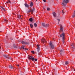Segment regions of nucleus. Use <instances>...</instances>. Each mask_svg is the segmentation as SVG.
Instances as JSON below:
<instances>
[{
	"mask_svg": "<svg viewBox=\"0 0 75 75\" xmlns=\"http://www.w3.org/2000/svg\"><path fill=\"white\" fill-rule=\"evenodd\" d=\"M60 37H62V42H63V43H64V42H65V41H64V40H65V33H62L60 35Z\"/></svg>",
	"mask_w": 75,
	"mask_h": 75,
	"instance_id": "nucleus-1",
	"label": "nucleus"
},
{
	"mask_svg": "<svg viewBox=\"0 0 75 75\" xmlns=\"http://www.w3.org/2000/svg\"><path fill=\"white\" fill-rule=\"evenodd\" d=\"M69 2V0H64L62 4L64 7H65V6H66V4H67Z\"/></svg>",
	"mask_w": 75,
	"mask_h": 75,
	"instance_id": "nucleus-2",
	"label": "nucleus"
},
{
	"mask_svg": "<svg viewBox=\"0 0 75 75\" xmlns=\"http://www.w3.org/2000/svg\"><path fill=\"white\" fill-rule=\"evenodd\" d=\"M49 45L50 47H51V48H52V49H54V45L52 43V42L51 41L49 43Z\"/></svg>",
	"mask_w": 75,
	"mask_h": 75,
	"instance_id": "nucleus-3",
	"label": "nucleus"
},
{
	"mask_svg": "<svg viewBox=\"0 0 75 75\" xmlns=\"http://www.w3.org/2000/svg\"><path fill=\"white\" fill-rule=\"evenodd\" d=\"M35 11V8H33V9H31V10H28V12L27 13H30V12H31L32 14H33L34 13V11Z\"/></svg>",
	"mask_w": 75,
	"mask_h": 75,
	"instance_id": "nucleus-4",
	"label": "nucleus"
},
{
	"mask_svg": "<svg viewBox=\"0 0 75 75\" xmlns=\"http://www.w3.org/2000/svg\"><path fill=\"white\" fill-rule=\"evenodd\" d=\"M42 26L44 27H48L50 25L48 24H45V23H42Z\"/></svg>",
	"mask_w": 75,
	"mask_h": 75,
	"instance_id": "nucleus-5",
	"label": "nucleus"
},
{
	"mask_svg": "<svg viewBox=\"0 0 75 75\" xmlns=\"http://www.w3.org/2000/svg\"><path fill=\"white\" fill-rule=\"evenodd\" d=\"M21 43L22 44H27L28 45H29L30 44V43L29 42H28L27 40V42H24V41H21Z\"/></svg>",
	"mask_w": 75,
	"mask_h": 75,
	"instance_id": "nucleus-6",
	"label": "nucleus"
},
{
	"mask_svg": "<svg viewBox=\"0 0 75 75\" xmlns=\"http://www.w3.org/2000/svg\"><path fill=\"white\" fill-rule=\"evenodd\" d=\"M20 48H21L23 49L24 50H25V51H27L28 50V49H26L25 48V45H22V46L20 47Z\"/></svg>",
	"mask_w": 75,
	"mask_h": 75,
	"instance_id": "nucleus-7",
	"label": "nucleus"
},
{
	"mask_svg": "<svg viewBox=\"0 0 75 75\" xmlns=\"http://www.w3.org/2000/svg\"><path fill=\"white\" fill-rule=\"evenodd\" d=\"M33 58L34 57H33V56H32L28 55V59L29 60H31V59L32 61H33Z\"/></svg>",
	"mask_w": 75,
	"mask_h": 75,
	"instance_id": "nucleus-8",
	"label": "nucleus"
},
{
	"mask_svg": "<svg viewBox=\"0 0 75 75\" xmlns=\"http://www.w3.org/2000/svg\"><path fill=\"white\" fill-rule=\"evenodd\" d=\"M52 14L54 17L55 18L57 17V14L55 12H53Z\"/></svg>",
	"mask_w": 75,
	"mask_h": 75,
	"instance_id": "nucleus-9",
	"label": "nucleus"
},
{
	"mask_svg": "<svg viewBox=\"0 0 75 75\" xmlns=\"http://www.w3.org/2000/svg\"><path fill=\"white\" fill-rule=\"evenodd\" d=\"M41 41L42 42V43H43V44H44V43H45V42H47V41H45V39H42L41 40Z\"/></svg>",
	"mask_w": 75,
	"mask_h": 75,
	"instance_id": "nucleus-10",
	"label": "nucleus"
},
{
	"mask_svg": "<svg viewBox=\"0 0 75 75\" xmlns=\"http://www.w3.org/2000/svg\"><path fill=\"white\" fill-rule=\"evenodd\" d=\"M24 5L25 6V7H27V8H28V7H30V6L26 3L24 4Z\"/></svg>",
	"mask_w": 75,
	"mask_h": 75,
	"instance_id": "nucleus-11",
	"label": "nucleus"
},
{
	"mask_svg": "<svg viewBox=\"0 0 75 75\" xmlns=\"http://www.w3.org/2000/svg\"><path fill=\"white\" fill-rule=\"evenodd\" d=\"M9 68L10 69H14L13 66L12 65H9Z\"/></svg>",
	"mask_w": 75,
	"mask_h": 75,
	"instance_id": "nucleus-12",
	"label": "nucleus"
},
{
	"mask_svg": "<svg viewBox=\"0 0 75 75\" xmlns=\"http://www.w3.org/2000/svg\"><path fill=\"white\" fill-rule=\"evenodd\" d=\"M13 47L14 48H17V46L15 44H13Z\"/></svg>",
	"mask_w": 75,
	"mask_h": 75,
	"instance_id": "nucleus-13",
	"label": "nucleus"
},
{
	"mask_svg": "<svg viewBox=\"0 0 75 75\" xmlns=\"http://www.w3.org/2000/svg\"><path fill=\"white\" fill-rule=\"evenodd\" d=\"M29 21H30V22H33V18H30L29 19Z\"/></svg>",
	"mask_w": 75,
	"mask_h": 75,
	"instance_id": "nucleus-14",
	"label": "nucleus"
},
{
	"mask_svg": "<svg viewBox=\"0 0 75 75\" xmlns=\"http://www.w3.org/2000/svg\"><path fill=\"white\" fill-rule=\"evenodd\" d=\"M34 61L36 62H37V61H38V60L37 59H35L34 57H33V59L32 60V61Z\"/></svg>",
	"mask_w": 75,
	"mask_h": 75,
	"instance_id": "nucleus-15",
	"label": "nucleus"
},
{
	"mask_svg": "<svg viewBox=\"0 0 75 75\" xmlns=\"http://www.w3.org/2000/svg\"><path fill=\"white\" fill-rule=\"evenodd\" d=\"M33 2H31L30 4V7H33Z\"/></svg>",
	"mask_w": 75,
	"mask_h": 75,
	"instance_id": "nucleus-16",
	"label": "nucleus"
},
{
	"mask_svg": "<svg viewBox=\"0 0 75 75\" xmlns=\"http://www.w3.org/2000/svg\"><path fill=\"white\" fill-rule=\"evenodd\" d=\"M21 15H18V16H17V17H18V18L20 20V19H21Z\"/></svg>",
	"mask_w": 75,
	"mask_h": 75,
	"instance_id": "nucleus-17",
	"label": "nucleus"
},
{
	"mask_svg": "<svg viewBox=\"0 0 75 75\" xmlns=\"http://www.w3.org/2000/svg\"><path fill=\"white\" fill-rule=\"evenodd\" d=\"M68 64H69L68 62L67 61H66L65 62V65H68Z\"/></svg>",
	"mask_w": 75,
	"mask_h": 75,
	"instance_id": "nucleus-18",
	"label": "nucleus"
},
{
	"mask_svg": "<svg viewBox=\"0 0 75 75\" xmlns=\"http://www.w3.org/2000/svg\"><path fill=\"white\" fill-rule=\"evenodd\" d=\"M30 26L31 28H33V25L31 23L30 24Z\"/></svg>",
	"mask_w": 75,
	"mask_h": 75,
	"instance_id": "nucleus-19",
	"label": "nucleus"
},
{
	"mask_svg": "<svg viewBox=\"0 0 75 75\" xmlns=\"http://www.w3.org/2000/svg\"><path fill=\"white\" fill-rule=\"evenodd\" d=\"M4 56L6 58H8V56L6 54H4Z\"/></svg>",
	"mask_w": 75,
	"mask_h": 75,
	"instance_id": "nucleus-20",
	"label": "nucleus"
},
{
	"mask_svg": "<svg viewBox=\"0 0 75 75\" xmlns=\"http://www.w3.org/2000/svg\"><path fill=\"white\" fill-rule=\"evenodd\" d=\"M37 49L38 50V52H39V51H40V47L37 48Z\"/></svg>",
	"mask_w": 75,
	"mask_h": 75,
	"instance_id": "nucleus-21",
	"label": "nucleus"
},
{
	"mask_svg": "<svg viewBox=\"0 0 75 75\" xmlns=\"http://www.w3.org/2000/svg\"><path fill=\"white\" fill-rule=\"evenodd\" d=\"M34 27H37V23H35L34 24Z\"/></svg>",
	"mask_w": 75,
	"mask_h": 75,
	"instance_id": "nucleus-22",
	"label": "nucleus"
},
{
	"mask_svg": "<svg viewBox=\"0 0 75 75\" xmlns=\"http://www.w3.org/2000/svg\"><path fill=\"white\" fill-rule=\"evenodd\" d=\"M60 30H61L62 31H63V30H64V29L63 28H61L60 27Z\"/></svg>",
	"mask_w": 75,
	"mask_h": 75,
	"instance_id": "nucleus-23",
	"label": "nucleus"
},
{
	"mask_svg": "<svg viewBox=\"0 0 75 75\" xmlns=\"http://www.w3.org/2000/svg\"><path fill=\"white\" fill-rule=\"evenodd\" d=\"M62 52H63V50L61 49L60 50V54L61 55L62 53Z\"/></svg>",
	"mask_w": 75,
	"mask_h": 75,
	"instance_id": "nucleus-24",
	"label": "nucleus"
},
{
	"mask_svg": "<svg viewBox=\"0 0 75 75\" xmlns=\"http://www.w3.org/2000/svg\"><path fill=\"white\" fill-rule=\"evenodd\" d=\"M38 52V55H41L42 54V53H41V52Z\"/></svg>",
	"mask_w": 75,
	"mask_h": 75,
	"instance_id": "nucleus-25",
	"label": "nucleus"
},
{
	"mask_svg": "<svg viewBox=\"0 0 75 75\" xmlns=\"http://www.w3.org/2000/svg\"><path fill=\"white\" fill-rule=\"evenodd\" d=\"M51 10V9L50 8H47V11H50Z\"/></svg>",
	"mask_w": 75,
	"mask_h": 75,
	"instance_id": "nucleus-26",
	"label": "nucleus"
},
{
	"mask_svg": "<svg viewBox=\"0 0 75 75\" xmlns=\"http://www.w3.org/2000/svg\"><path fill=\"white\" fill-rule=\"evenodd\" d=\"M7 58H8V59H10L12 61H13V59H11V57H8H8Z\"/></svg>",
	"mask_w": 75,
	"mask_h": 75,
	"instance_id": "nucleus-27",
	"label": "nucleus"
},
{
	"mask_svg": "<svg viewBox=\"0 0 75 75\" xmlns=\"http://www.w3.org/2000/svg\"><path fill=\"white\" fill-rule=\"evenodd\" d=\"M4 21H5V22H6V23H8V20H7L6 19L4 20Z\"/></svg>",
	"mask_w": 75,
	"mask_h": 75,
	"instance_id": "nucleus-28",
	"label": "nucleus"
},
{
	"mask_svg": "<svg viewBox=\"0 0 75 75\" xmlns=\"http://www.w3.org/2000/svg\"><path fill=\"white\" fill-rule=\"evenodd\" d=\"M37 48H40V45H37Z\"/></svg>",
	"mask_w": 75,
	"mask_h": 75,
	"instance_id": "nucleus-29",
	"label": "nucleus"
},
{
	"mask_svg": "<svg viewBox=\"0 0 75 75\" xmlns=\"http://www.w3.org/2000/svg\"><path fill=\"white\" fill-rule=\"evenodd\" d=\"M10 39L11 40V41H13V38H10Z\"/></svg>",
	"mask_w": 75,
	"mask_h": 75,
	"instance_id": "nucleus-30",
	"label": "nucleus"
},
{
	"mask_svg": "<svg viewBox=\"0 0 75 75\" xmlns=\"http://www.w3.org/2000/svg\"><path fill=\"white\" fill-rule=\"evenodd\" d=\"M2 9L4 11H6V9H5L4 8H3Z\"/></svg>",
	"mask_w": 75,
	"mask_h": 75,
	"instance_id": "nucleus-31",
	"label": "nucleus"
},
{
	"mask_svg": "<svg viewBox=\"0 0 75 75\" xmlns=\"http://www.w3.org/2000/svg\"><path fill=\"white\" fill-rule=\"evenodd\" d=\"M31 52L33 54H34V51H31Z\"/></svg>",
	"mask_w": 75,
	"mask_h": 75,
	"instance_id": "nucleus-32",
	"label": "nucleus"
},
{
	"mask_svg": "<svg viewBox=\"0 0 75 75\" xmlns=\"http://www.w3.org/2000/svg\"><path fill=\"white\" fill-rule=\"evenodd\" d=\"M60 27L62 28V25L61 24H60Z\"/></svg>",
	"mask_w": 75,
	"mask_h": 75,
	"instance_id": "nucleus-33",
	"label": "nucleus"
},
{
	"mask_svg": "<svg viewBox=\"0 0 75 75\" xmlns=\"http://www.w3.org/2000/svg\"><path fill=\"white\" fill-rule=\"evenodd\" d=\"M57 20H58V22H60V19H57Z\"/></svg>",
	"mask_w": 75,
	"mask_h": 75,
	"instance_id": "nucleus-34",
	"label": "nucleus"
},
{
	"mask_svg": "<svg viewBox=\"0 0 75 75\" xmlns=\"http://www.w3.org/2000/svg\"><path fill=\"white\" fill-rule=\"evenodd\" d=\"M72 46H73V47H72L73 49H74V48H75V47H74V45H72Z\"/></svg>",
	"mask_w": 75,
	"mask_h": 75,
	"instance_id": "nucleus-35",
	"label": "nucleus"
},
{
	"mask_svg": "<svg viewBox=\"0 0 75 75\" xmlns=\"http://www.w3.org/2000/svg\"><path fill=\"white\" fill-rule=\"evenodd\" d=\"M43 1L44 2H45H45H46V0H43Z\"/></svg>",
	"mask_w": 75,
	"mask_h": 75,
	"instance_id": "nucleus-36",
	"label": "nucleus"
},
{
	"mask_svg": "<svg viewBox=\"0 0 75 75\" xmlns=\"http://www.w3.org/2000/svg\"><path fill=\"white\" fill-rule=\"evenodd\" d=\"M62 13H63L64 14V10H63L62 11Z\"/></svg>",
	"mask_w": 75,
	"mask_h": 75,
	"instance_id": "nucleus-37",
	"label": "nucleus"
},
{
	"mask_svg": "<svg viewBox=\"0 0 75 75\" xmlns=\"http://www.w3.org/2000/svg\"><path fill=\"white\" fill-rule=\"evenodd\" d=\"M0 7H1V8H2H2H3V7H2V6H0Z\"/></svg>",
	"mask_w": 75,
	"mask_h": 75,
	"instance_id": "nucleus-38",
	"label": "nucleus"
},
{
	"mask_svg": "<svg viewBox=\"0 0 75 75\" xmlns=\"http://www.w3.org/2000/svg\"><path fill=\"white\" fill-rule=\"evenodd\" d=\"M8 3H10V1H8Z\"/></svg>",
	"mask_w": 75,
	"mask_h": 75,
	"instance_id": "nucleus-39",
	"label": "nucleus"
},
{
	"mask_svg": "<svg viewBox=\"0 0 75 75\" xmlns=\"http://www.w3.org/2000/svg\"><path fill=\"white\" fill-rule=\"evenodd\" d=\"M6 3L8 4V2L6 1Z\"/></svg>",
	"mask_w": 75,
	"mask_h": 75,
	"instance_id": "nucleus-40",
	"label": "nucleus"
},
{
	"mask_svg": "<svg viewBox=\"0 0 75 75\" xmlns=\"http://www.w3.org/2000/svg\"><path fill=\"white\" fill-rule=\"evenodd\" d=\"M72 69H73V71H74V68H72Z\"/></svg>",
	"mask_w": 75,
	"mask_h": 75,
	"instance_id": "nucleus-41",
	"label": "nucleus"
},
{
	"mask_svg": "<svg viewBox=\"0 0 75 75\" xmlns=\"http://www.w3.org/2000/svg\"><path fill=\"white\" fill-rule=\"evenodd\" d=\"M59 22H58V24H59Z\"/></svg>",
	"mask_w": 75,
	"mask_h": 75,
	"instance_id": "nucleus-42",
	"label": "nucleus"
},
{
	"mask_svg": "<svg viewBox=\"0 0 75 75\" xmlns=\"http://www.w3.org/2000/svg\"><path fill=\"white\" fill-rule=\"evenodd\" d=\"M17 66H18V67H19V65H17Z\"/></svg>",
	"mask_w": 75,
	"mask_h": 75,
	"instance_id": "nucleus-43",
	"label": "nucleus"
},
{
	"mask_svg": "<svg viewBox=\"0 0 75 75\" xmlns=\"http://www.w3.org/2000/svg\"><path fill=\"white\" fill-rule=\"evenodd\" d=\"M74 71H75V69H74Z\"/></svg>",
	"mask_w": 75,
	"mask_h": 75,
	"instance_id": "nucleus-44",
	"label": "nucleus"
},
{
	"mask_svg": "<svg viewBox=\"0 0 75 75\" xmlns=\"http://www.w3.org/2000/svg\"><path fill=\"white\" fill-rule=\"evenodd\" d=\"M36 1H37V0H35Z\"/></svg>",
	"mask_w": 75,
	"mask_h": 75,
	"instance_id": "nucleus-45",
	"label": "nucleus"
},
{
	"mask_svg": "<svg viewBox=\"0 0 75 75\" xmlns=\"http://www.w3.org/2000/svg\"><path fill=\"white\" fill-rule=\"evenodd\" d=\"M54 75H56V74H54Z\"/></svg>",
	"mask_w": 75,
	"mask_h": 75,
	"instance_id": "nucleus-46",
	"label": "nucleus"
}]
</instances>
